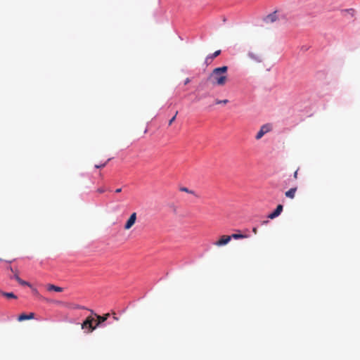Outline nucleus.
<instances>
[{
  "label": "nucleus",
  "mask_w": 360,
  "mask_h": 360,
  "mask_svg": "<svg viewBox=\"0 0 360 360\" xmlns=\"http://www.w3.org/2000/svg\"><path fill=\"white\" fill-rule=\"evenodd\" d=\"M190 82V79L189 78H186L185 82H184V84H187Z\"/></svg>",
  "instance_id": "25"
},
{
  "label": "nucleus",
  "mask_w": 360,
  "mask_h": 360,
  "mask_svg": "<svg viewBox=\"0 0 360 360\" xmlns=\"http://www.w3.org/2000/svg\"><path fill=\"white\" fill-rule=\"evenodd\" d=\"M94 318L92 316H89L86 320L82 323V328L84 330H88L89 333L93 332L97 327L96 325H93Z\"/></svg>",
  "instance_id": "2"
},
{
  "label": "nucleus",
  "mask_w": 360,
  "mask_h": 360,
  "mask_svg": "<svg viewBox=\"0 0 360 360\" xmlns=\"http://www.w3.org/2000/svg\"><path fill=\"white\" fill-rule=\"evenodd\" d=\"M77 308H78V309H84V307H81V306H78V307H77Z\"/></svg>",
  "instance_id": "29"
},
{
  "label": "nucleus",
  "mask_w": 360,
  "mask_h": 360,
  "mask_svg": "<svg viewBox=\"0 0 360 360\" xmlns=\"http://www.w3.org/2000/svg\"><path fill=\"white\" fill-rule=\"evenodd\" d=\"M106 165V162H105L104 164H102V165H95V167L96 168H102V167H104Z\"/></svg>",
  "instance_id": "22"
},
{
  "label": "nucleus",
  "mask_w": 360,
  "mask_h": 360,
  "mask_svg": "<svg viewBox=\"0 0 360 360\" xmlns=\"http://www.w3.org/2000/svg\"><path fill=\"white\" fill-rule=\"evenodd\" d=\"M252 231H253V232H254L255 233H257V231H256V228H255V227H254V228H253Z\"/></svg>",
  "instance_id": "28"
},
{
  "label": "nucleus",
  "mask_w": 360,
  "mask_h": 360,
  "mask_svg": "<svg viewBox=\"0 0 360 360\" xmlns=\"http://www.w3.org/2000/svg\"><path fill=\"white\" fill-rule=\"evenodd\" d=\"M283 205H278L276 210L272 212V213H270L269 214L267 215V217H266V219H274V218H276V217H278L282 212L283 210Z\"/></svg>",
  "instance_id": "6"
},
{
  "label": "nucleus",
  "mask_w": 360,
  "mask_h": 360,
  "mask_svg": "<svg viewBox=\"0 0 360 360\" xmlns=\"http://www.w3.org/2000/svg\"><path fill=\"white\" fill-rule=\"evenodd\" d=\"M272 129V127L269 124H264L261 127L259 131L257 132L255 139L257 140L260 139L265 134L269 132Z\"/></svg>",
  "instance_id": "3"
},
{
  "label": "nucleus",
  "mask_w": 360,
  "mask_h": 360,
  "mask_svg": "<svg viewBox=\"0 0 360 360\" xmlns=\"http://www.w3.org/2000/svg\"><path fill=\"white\" fill-rule=\"evenodd\" d=\"M113 319L115 321H118V318L114 314V316H112Z\"/></svg>",
  "instance_id": "27"
},
{
  "label": "nucleus",
  "mask_w": 360,
  "mask_h": 360,
  "mask_svg": "<svg viewBox=\"0 0 360 360\" xmlns=\"http://www.w3.org/2000/svg\"><path fill=\"white\" fill-rule=\"evenodd\" d=\"M14 278H15L18 282V281H20V277L18 276V274H16L14 275Z\"/></svg>",
  "instance_id": "24"
},
{
  "label": "nucleus",
  "mask_w": 360,
  "mask_h": 360,
  "mask_svg": "<svg viewBox=\"0 0 360 360\" xmlns=\"http://www.w3.org/2000/svg\"><path fill=\"white\" fill-rule=\"evenodd\" d=\"M31 288H32V290L33 293H34L36 296L41 297V296H40V295H39V291H38L36 288H33L32 287Z\"/></svg>",
  "instance_id": "20"
},
{
  "label": "nucleus",
  "mask_w": 360,
  "mask_h": 360,
  "mask_svg": "<svg viewBox=\"0 0 360 360\" xmlns=\"http://www.w3.org/2000/svg\"><path fill=\"white\" fill-rule=\"evenodd\" d=\"M298 170H299V169H297L294 172L293 177H294V179H297Z\"/></svg>",
  "instance_id": "23"
},
{
  "label": "nucleus",
  "mask_w": 360,
  "mask_h": 360,
  "mask_svg": "<svg viewBox=\"0 0 360 360\" xmlns=\"http://www.w3.org/2000/svg\"><path fill=\"white\" fill-rule=\"evenodd\" d=\"M248 56L251 59L255 60L256 62H258V63L262 62V57L258 53H254V52H249L248 53Z\"/></svg>",
  "instance_id": "12"
},
{
  "label": "nucleus",
  "mask_w": 360,
  "mask_h": 360,
  "mask_svg": "<svg viewBox=\"0 0 360 360\" xmlns=\"http://www.w3.org/2000/svg\"><path fill=\"white\" fill-rule=\"evenodd\" d=\"M278 17L276 12H274L269 15H268L266 18L265 21L266 22H274L277 20Z\"/></svg>",
  "instance_id": "11"
},
{
  "label": "nucleus",
  "mask_w": 360,
  "mask_h": 360,
  "mask_svg": "<svg viewBox=\"0 0 360 360\" xmlns=\"http://www.w3.org/2000/svg\"><path fill=\"white\" fill-rule=\"evenodd\" d=\"M121 191H122V188H117V189L115 190V192H116V193H120Z\"/></svg>",
  "instance_id": "26"
},
{
  "label": "nucleus",
  "mask_w": 360,
  "mask_h": 360,
  "mask_svg": "<svg viewBox=\"0 0 360 360\" xmlns=\"http://www.w3.org/2000/svg\"><path fill=\"white\" fill-rule=\"evenodd\" d=\"M231 240V237L227 235H224L220 238L214 243L217 246H222L226 245Z\"/></svg>",
  "instance_id": "4"
},
{
  "label": "nucleus",
  "mask_w": 360,
  "mask_h": 360,
  "mask_svg": "<svg viewBox=\"0 0 360 360\" xmlns=\"http://www.w3.org/2000/svg\"><path fill=\"white\" fill-rule=\"evenodd\" d=\"M297 190V186L291 188L290 190H288V191H286L285 193V197L288 198L293 199L295 196V193H296Z\"/></svg>",
  "instance_id": "9"
},
{
  "label": "nucleus",
  "mask_w": 360,
  "mask_h": 360,
  "mask_svg": "<svg viewBox=\"0 0 360 360\" xmlns=\"http://www.w3.org/2000/svg\"><path fill=\"white\" fill-rule=\"evenodd\" d=\"M34 317V313H30L29 314H22L18 317V321H23L25 320L32 319Z\"/></svg>",
  "instance_id": "8"
},
{
  "label": "nucleus",
  "mask_w": 360,
  "mask_h": 360,
  "mask_svg": "<svg viewBox=\"0 0 360 360\" xmlns=\"http://www.w3.org/2000/svg\"><path fill=\"white\" fill-rule=\"evenodd\" d=\"M96 191L99 193H103L105 191V188H99L97 189Z\"/></svg>",
  "instance_id": "21"
},
{
  "label": "nucleus",
  "mask_w": 360,
  "mask_h": 360,
  "mask_svg": "<svg viewBox=\"0 0 360 360\" xmlns=\"http://www.w3.org/2000/svg\"><path fill=\"white\" fill-rule=\"evenodd\" d=\"M1 293L3 296H4L7 298H13V299L17 298L16 295L13 292H6L1 291Z\"/></svg>",
  "instance_id": "15"
},
{
  "label": "nucleus",
  "mask_w": 360,
  "mask_h": 360,
  "mask_svg": "<svg viewBox=\"0 0 360 360\" xmlns=\"http://www.w3.org/2000/svg\"><path fill=\"white\" fill-rule=\"evenodd\" d=\"M94 315L96 317V327L100 326L110 316L109 313H107V314H104L103 316H101L97 314H94Z\"/></svg>",
  "instance_id": "5"
},
{
  "label": "nucleus",
  "mask_w": 360,
  "mask_h": 360,
  "mask_svg": "<svg viewBox=\"0 0 360 360\" xmlns=\"http://www.w3.org/2000/svg\"><path fill=\"white\" fill-rule=\"evenodd\" d=\"M46 288L49 291H55V292H62L63 290V289L60 287H58V286H56L55 285H53V284H48L47 286H46Z\"/></svg>",
  "instance_id": "13"
},
{
  "label": "nucleus",
  "mask_w": 360,
  "mask_h": 360,
  "mask_svg": "<svg viewBox=\"0 0 360 360\" xmlns=\"http://www.w3.org/2000/svg\"><path fill=\"white\" fill-rule=\"evenodd\" d=\"M267 221H268L267 220H264V221H262V223H263V224H265V223H267Z\"/></svg>",
  "instance_id": "31"
},
{
  "label": "nucleus",
  "mask_w": 360,
  "mask_h": 360,
  "mask_svg": "<svg viewBox=\"0 0 360 360\" xmlns=\"http://www.w3.org/2000/svg\"><path fill=\"white\" fill-rule=\"evenodd\" d=\"M229 237H231V240L233 239H241V238H245L248 237V235L246 233H240V231L238 233H233L231 235H229Z\"/></svg>",
  "instance_id": "10"
},
{
  "label": "nucleus",
  "mask_w": 360,
  "mask_h": 360,
  "mask_svg": "<svg viewBox=\"0 0 360 360\" xmlns=\"http://www.w3.org/2000/svg\"><path fill=\"white\" fill-rule=\"evenodd\" d=\"M136 213L134 212L131 214L130 217L128 219L125 225H134V223L136 222Z\"/></svg>",
  "instance_id": "14"
},
{
  "label": "nucleus",
  "mask_w": 360,
  "mask_h": 360,
  "mask_svg": "<svg viewBox=\"0 0 360 360\" xmlns=\"http://www.w3.org/2000/svg\"><path fill=\"white\" fill-rule=\"evenodd\" d=\"M228 67L222 66L214 68L207 77V80L212 84L224 86L228 80Z\"/></svg>",
  "instance_id": "1"
},
{
  "label": "nucleus",
  "mask_w": 360,
  "mask_h": 360,
  "mask_svg": "<svg viewBox=\"0 0 360 360\" xmlns=\"http://www.w3.org/2000/svg\"><path fill=\"white\" fill-rule=\"evenodd\" d=\"M220 53H221V51L220 50H217L214 53H213L212 54L208 55L206 57V58H205V63L207 65L210 64L212 63V60L214 58H215L216 57H217Z\"/></svg>",
  "instance_id": "7"
},
{
  "label": "nucleus",
  "mask_w": 360,
  "mask_h": 360,
  "mask_svg": "<svg viewBox=\"0 0 360 360\" xmlns=\"http://www.w3.org/2000/svg\"><path fill=\"white\" fill-rule=\"evenodd\" d=\"M18 283H19L20 285H27V286H29V287L32 288V285H31V284H30V283H28V282H27V281H25L22 280L21 278L20 279V281H18Z\"/></svg>",
  "instance_id": "17"
},
{
  "label": "nucleus",
  "mask_w": 360,
  "mask_h": 360,
  "mask_svg": "<svg viewBox=\"0 0 360 360\" xmlns=\"http://www.w3.org/2000/svg\"><path fill=\"white\" fill-rule=\"evenodd\" d=\"M179 190L182 192H186L187 193H189V194H192V195H195V196H197L195 194V192L192 190H189L188 188L186 187H181L179 188Z\"/></svg>",
  "instance_id": "16"
},
{
  "label": "nucleus",
  "mask_w": 360,
  "mask_h": 360,
  "mask_svg": "<svg viewBox=\"0 0 360 360\" xmlns=\"http://www.w3.org/2000/svg\"><path fill=\"white\" fill-rule=\"evenodd\" d=\"M229 101L227 99H224V100H219V99H217L215 103L216 104H226L228 103Z\"/></svg>",
  "instance_id": "18"
},
{
  "label": "nucleus",
  "mask_w": 360,
  "mask_h": 360,
  "mask_svg": "<svg viewBox=\"0 0 360 360\" xmlns=\"http://www.w3.org/2000/svg\"><path fill=\"white\" fill-rule=\"evenodd\" d=\"M126 229H129V228H131V226H124Z\"/></svg>",
  "instance_id": "30"
},
{
  "label": "nucleus",
  "mask_w": 360,
  "mask_h": 360,
  "mask_svg": "<svg viewBox=\"0 0 360 360\" xmlns=\"http://www.w3.org/2000/svg\"><path fill=\"white\" fill-rule=\"evenodd\" d=\"M177 114H178V111H176L175 115L169 120V125H171L174 122Z\"/></svg>",
  "instance_id": "19"
}]
</instances>
